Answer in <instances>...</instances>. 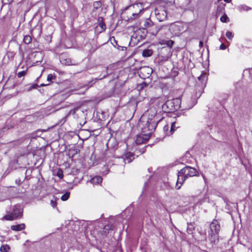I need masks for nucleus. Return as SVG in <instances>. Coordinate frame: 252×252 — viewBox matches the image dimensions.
Returning a JSON list of instances; mask_svg holds the SVG:
<instances>
[{
    "label": "nucleus",
    "instance_id": "6ab92c4d",
    "mask_svg": "<svg viewBox=\"0 0 252 252\" xmlns=\"http://www.w3.org/2000/svg\"><path fill=\"white\" fill-rule=\"evenodd\" d=\"M113 226L112 225H105L103 228V232L105 235H106L109 230L112 229Z\"/></svg>",
    "mask_w": 252,
    "mask_h": 252
},
{
    "label": "nucleus",
    "instance_id": "c85d7f7f",
    "mask_svg": "<svg viewBox=\"0 0 252 252\" xmlns=\"http://www.w3.org/2000/svg\"><path fill=\"white\" fill-rule=\"evenodd\" d=\"M169 128V126H168V125H165L163 127V130L165 132H166V134L167 135H170V134H171L170 133V131L168 132Z\"/></svg>",
    "mask_w": 252,
    "mask_h": 252
},
{
    "label": "nucleus",
    "instance_id": "4be33fe9",
    "mask_svg": "<svg viewBox=\"0 0 252 252\" xmlns=\"http://www.w3.org/2000/svg\"><path fill=\"white\" fill-rule=\"evenodd\" d=\"M179 127V126H176V123L173 122L171 123V126H170V133L171 134H172L174 131L175 130V128Z\"/></svg>",
    "mask_w": 252,
    "mask_h": 252
},
{
    "label": "nucleus",
    "instance_id": "f3484780",
    "mask_svg": "<svg viewBox=\"0 0 252 252\" xmlns=\"http://www.w3.org/2000/svg\"><path fill=\"white\" fill-rule=\"evenodd\" d=\"M153 54V51L151 49H146L143 51L142 55L144 57H149Z\"/></svg>",
    "mask_w": 252,
    "mask_h": 252
},
{
    "label": "nucleus",
    "instance_id": "39448f33",
    "mask_svg": "<svg viewBox=\"0 0 252 252\" xmlns=\"http://www.w3.org/2000/svg\"><path fill=\"white\" fill-rule=\"evenodd\" d=\"M184 25L181 22H175L171 24L169 27V31L174 35H179L184 31Z\"/></svg>",
    "mask_w": 252,
    "mask_h": 252
},
{
    "label": "nucleus",
    "instance_id": "1a4fd4ad",
    "mask_svg": "<svg viewBox=\"0 0 252 252\" xmlns=\"http://www.w3.org/2000/svg\"><path fill=\"white\" fill-rule=\"evenodd\" d=\"M153 72V69L148 66L142 67L139 70V76L142 78L145 79L149 78Z\"/></svg>",
    "mask_w": 252,
    "mask_h": 252
},
{
    "label": "nucleus",
    "instance_id": "bb28decb",
    "mask_svg": "<svg viewBox=\"0 0 252 252\" xmlns=\"http://www.w3.org/2000/svg\"><path fill=\"white\" fill-rule=\"evenodd\" d=\"M228 17L225 14L223 15H222L220 18V21L223 23L226 22L228 21Z\"/></svg>",
    "mask_w": 252,
    "mask_h": 252
},
{
    "label": "nucleus",
    "instance_id": "aec40b11",
    "mask_svg": "<svg viewBox=\"0 0 252 252\" xmlns=\"http://www.w3.org/2000/svg\"><path fill=\"white\" fill-rule=\"evenodd\" d=\"M69 196H70V192L66 191L64 194H63L61 196V199L63 201H66L69 198Z\"/></svg>",
    "mask_w": 252,
    "mask_h": 252
},
{
    "label": "nucleus",
    "instance_id": "dca6fc26",
    "mask_svg": "<svg viewBox=\"0 0 252 252\" xmlns=\"http://www.w3.org/2000/svg\"><path fill=\"white\" fill-rule=\"evenodd\" d=\"M237 9L239 10V11L242 12L244 11H249L251 9V8L247 6L246 5L242 4L238 6L237 7Z\"/></svg>",
    "mask_w": 252,
    "mask_h": 252
},
{
    "label": "nucleus",
    "instance_id": "79ce46f5",
    "mask_svg": "<svg viewBox=\"0 0 252 252\" xmlns=\"http://www.w3.org/2000/svg\"><path fill=\"white\" fill-rule=\"evenodd\" d=\"M251 252H252V249L251 250Z\"/></svg>",
    "mask_w": 252,
    "mask_h": 252
},
{
    "label": "nucleus",
    "instance_id": "e433bc0d",
    "mask_svg": "<svg viewBox=\"0 0 252 252\" xmlns=\"http://www.w3.org/2000/svg\"><path fill=\"white\" fill-rule=\"evenodd\" d=\"M51 205H52V206L53 207H54V206L56 205V202H55V201H53V200H52V201H51Z\"/></svg>",
    "mask_w": 252,
    "mask_h": 252
},
{
    "label": "nucleus",
    "instance_id": "c9c22d12",
    "mask_svg": "<svg viewBox=\"0 0 252 252\" xmlns=\"http://www.w3.org/2000/svg\"><path fill=\"white\" fill-rule=\"evenodd\" d=\"M75 113V109H71L70 110L68 114H74Z\"/></svg>",
    "mask_w": 252,
    "mask_h": 252
},
{
    "label": "nucleus",
    "instance_id": "ea45409f",
    "mask_svg": "<svg viewBox=\"0 0 252 252\" xmlns=\"http://www.w3.org/2000/svg\"><path fill=\"white\" fill-rule=\"evenodd\" d=\"M149 30H151L152 31H155V28H150Z\"/></svg>",
    "mask_w": 252,
    "mask_h": 252
},
{
    "label": "nucleus",
    "instance_id": "423d86ee",
    "mask_svg": "<svg viewBox=\"0 0 252 252\" xmlns=\"http://www.w3.org/2000/svg\"><path fill=\"white\" fill-rule=\"evenodd\" d=\"M150 28H155V30L152 31L151 30H148L149 32L152 35H156L159 31V28L156 25H154L150 18L145 19L143 21V28L144 29H149Z\"/></svg>",
    "mask_w": 252,
    "mask_h": 252
},
{
    "label": "nucleus",
    "instance_id": "4c0bfd02",
    "mask_svg": "<svg viewBox=\"0 0 252 252\" xmlns=\"http://www.w3.org/2000/svg\"><path fill=\"white\" fill-rule=\"evenodd\" d=\"M146 150V147H144L142 149L141 151H139V152L141 153H144L145 152Z\"/></svg>",
    "mask_w": 252,
    "mask_h": 252
},
{
    "label": "nucleus",
    "instance_id": "9d476101",
    "mask_svg": "<svg viewBox=\"0 0 252 252\" xmlns=\"http://www.w3.org/2000/svg\"><path fill=\"white\" fill-rule=\"evenodd\" d=\"M60 62L63 64L66 65H75L71 60L65 54H62L60 56Z\"/></svg>",
    "mask_w": 252,
    "mask_h": 252
},
{
    "label": "nucleus",
    "instance_id": "ddd939ff",
    "mask_svg": "<svg viewBox=\"0 0 252 252\" xmlns=\"http://www.w3.org/2000/svg\"><path fill=\"white\" fill-rule=\"evenodd\" d=\"M25 225L24 223H21L17 225L11 226V229L14 231H20L25 229Z\"/></svg>",
    "mask_w": 252,
    "mask_h": 252
},
{
    "label": "nucleus",
    "instance_id": "5701e85b",
    "mask_svg": "<svg viewBox=\"0 0 252 252\" xmlns=\"http://www.w3.org/2000/svg\"><path fill=\"white\" fill-rule=\"evenodd\" d=\"M101 6V2L100 1H94L93 3V6L94 9H97L99 8V7H100Z\"/></svg>",
    "mask_w": 252,
    "mask_h": 252
},
{
    "label": "nucleus",
    "instance_id": "6e6552de",
    "mask_svg": "<svg viewBox=\"0 0 252 252\" xmlns=\"http://www.w3.org/2000/svg\"><path fill=\"white\" fill-rule=\"evenodd\" d=\"M128 8L130 9H133V12L132 14V17H130L131 19H135L137 18L139 14L143 9V5L141 3H136L130 5Z\"/></svg>",
    "mask_w": 252,
    "mask_h": 252
},
{
    "label": "nucleus",
    "instance_id": "4468645a",
    "mask_svg": "<svg viewBox=\"0 0 252 252\" xmlns=\"http://www.w3.org/2000/svg\"><path fill=\"white\" fill-rule=\"evenodd\" d=\"M102 178L99 176H95L92 178L90 181L91 183L94 185H98L101 183Z\"/></svg>",
    "mask_w": 252,
    "mask_h": 252
},
{
    "label": "nucleus",
    "instance_id": "20e7f679",
    "mask_svg": "<svg viewBox=\"0 0 252 252\" xmlns=\"http://www.w3.org/2000/svg\"><path fill=\"white\" fill-rule=\"evenodd\" d=\"M220 230V225L217 220H214L210 224L208 235L210 241L215 243L216 240L218 239L219 233Z\"/></svg>",
    "mask_w": 252,
    "mask_h": 252
},
{
    "label": "nucleus",
    "instance_id": "9b49d317",
    "mask_svg": "<svg viewBox=\"0 0 252 252\" xmlns=\"http://www.w3.org/2000/svg\"><path fill=\"white\" fill-rule=\"evenodd\" d=\"M133 154L131 152H126L125 155V158L122 159L123 161L126 162V160L128 163L131 162L134 159Z\"/></svg>",
    "mask_w": 252,
    "mask_h": 252
},
{
    "label": "nucleus",
    "instance_id": "a211bd4d",
    "mask_svg": "<svg viewBox=\"0 0 252 252\" xmlns=\"http://www.w3.org/2000/svg\"><path fill=\"white\" fill-rule=\"evenodd\" d=\"M10 249V247L7 245H3L1 246L0 248V251L1 252H8L9 250Z\"/></svg>",
    "mask_w": 252,
    "mask_h": 252
},
{
    "label": "nucleus",
    "instance_id": "a19ab883",
    "mask_svg": "<svg viewBox=\"0 0 252 252\" xmlns=\"http://www.w3.org/2000/svg\"><path fill=\"white\" fill-rule=\"evenodd\" d=\"M219 10V8H218L217 13H218Z\"/></svg>",
    "mask_w": 252,
    "mask_h": 252
},
{
    "label": "nucleus",
    "instance_id": "473e14b6",
    "mask_svg": "<svg viewBox=\"0 0 252 252\" xmlns=\"http://www.w3.org/2000/svg\"><path fill=\"white\" fill-rule=\"evenodd\" d=\"M146 86V84L145 83V82H143L142 83H141V84L139 85L138 86V89H142L144 87Z\"/></svg>",
    "mask_w": 252,
    "mask_h": 252
},
{
    "label": "nucleus",
    "instance_id": "7c9ffc66",
    "mask_svg": "<svg viewBox=\"0 0 252 252\" xmlns=\"http://www.w3.org/2000/svg\"><path fill=\"white\" fill-rule=\"evenodd\" d=\"M15 54L13 52H8L7 53V57L9 59H12L14 57Z\"/></svg>",
    "mask_w": 252,
    "mask_h": 252
},
{
    "label": "nucleus",
    "instance_id": "f257e3e1",
    "mask_svg": "<svg viewBox=\"0 0 252 252\" xmlns=\"http://www.w3.org/2000/svg\"><path fill=\"white\" fill-rule=\"evenodd\" d=\"M158 120L155 115H152L147 117L146 115L142 116L138 123V126L141 129V134L137 135L135 142L139 145L147 141L153 131L156 129Z\"/></svg>",
    "mask_w": 252,
    "mask_h": 252
},
{
    "label": "nucleus",
    "instance_id": "393cba45",
    "mask_svg": "<svg viewBox=\"0 0 252 252\" xmlns=\"http://www.w3.org/2000/svg\"><path fill=\"white\" fill-rule=\"evenodd\" d=\"M226 36L228 39L232 40L233 37V34L232 32L228 31L226 33Z\"/></svg>",
    "mask_w": 252,
    "mask_h": 252
},
{
    "label": "nucleus",
    "instance_id": "0eeeda50",
    "mask_svg": "<svg viewBox=\"0 0 252 252\" xmlns=\"http://www.w3.org/2000/svg\"><path fill=\"white\" fill-rule=\"evenodd\" d=\"M22 213V210L19 205L14 207L12 213L10 214L6 215L4 216L6 220H12L19 217Z\"/></svg>",
    "mask_w": 252,
    "mask_h": 252
},
{
    "label": "nucleus",
    "instance_id": "cd10ccee",
    "mask_svg": "<svg viewBox=\"0 0 252 252\" xmlns=\"http://www.w3.org/2000/svg\"><path fill=\"white\" fill-rule=\"evenodd\" d=\"M27 73V70H23L20 71L17 73V76L18 78H21L22 76H24L26 75Z\"/></svg>",
    "mask_w": 252,
    "mask_h": 252
},
{
    "label": "nucleus",
    "instance_id": "c756f323",
    "mask_svg": "<svg viewBox=\"0 0 252 252\" xmlns=\"http://www.w3.org/2000/svg\"><path fill=\"white\" fill-rule=\"evenodd\" d=\"M196 100L195 99H193L192 101H191L189 106L187 107V109L191 108L196 104Z\"/></svg>",
    "mask_w": 252,
    "mask_h": 252
},
{
    "label": "nucleus",
    "instance_id": "2f4dec72",
    "mask_svg": "<svg viewBox=\"0 0 252 252\" xmlns=\"http://www.w3.org/2000/svg\"><path fill=\"white\" fill-rule=\"evenodd\" d=\"M197 199L198 200V201L196 202L195 204L196 205H201L202 203V202L205 201V198H199Z\"/></svg>",
    "mask_w": 252,
    "mask_h": 252
},
{
    "label": "nucleus",
    "instance_id": "b1692460",
    "mask_svg": "<svg viewBox=\"0 0 252 252\" xmlns=\"http://www.w3.org/2000/svg\"><path fill=\"white\" fill-rule=\"evenodd\" d=\"M57 176L60 178L62 179L63 177V171L61 169H59L57 173Z\"/></svg>",
    "mask_w": 252,
    "mask_h": 252
},
{
    "label": "nucleus",
    "instance_id": "58836bf2",
    "mask_svg": "<svg viewBox=\"0 0 252 252\" xmlns=\"http://www.w3.org/2000/svg\"><path fill=\"white\" fill-rule=\"evenodd\" d=\"M199 46H200V47H202V46H203V42H202V41H200L199 42Z\"/></svg>",
    "mask_w": 252,
    "mask_h": 252
},
{
    "label": "nucleus",
    "instance_id": "f03ea898",
    "mask_svg": "<svg viewBox=\"0 0 252 252\" xmlns=\"http://www.w3.org/2000/svg\"><path fill=\"white\" fill-rule=\"evenodd\" d=\"M198 172L196 170L190 166H186L180 170L178 172V179L176 184V188L179 189L181 188V186H178V184L181 185L184 182V181L189 177H192L196 176Z\"/></svg>",
    "mask_w": 252,
    "mask_h": 252
},
{
    "label": "nucleus",
    "instance_id": "2eb2a0df",
    "mask_svg": "<svg viewBox=\"0 0 252 252\" xmlns=\"http://www.w3.org/2000/svg\"><path fill=\"white\" fill-rule=\"evenodd\" d=\"M198 79L200 81L202 86H203L206 84L207 81V75L205 73H202V74L198 77Z\"/></svg>",
    "mask_w": 252,
    "mask_h": 252
},
{
    "label": "nucleus",
    "instance_id": "f704fd0d",
    "mask_svg": "<svg viewBox=\"0 0 252 252\" xmlns=\"http://www.w3.org/2000/svg\"><path fill=\"white\" fill-rule=\"evenodd\" d=\"M15 182L17 184H18L19 185H20L22 183L20 179H16L15 180Z\"/></svg>",
    "mask_w": 252,
    "mask_h": 252
},
{
    "label": "nucleus",
    "instance_id": "72a5a7b5",
    "mask_svg": "<svg viewBox=\"0 0 252 252\" xmlns=\"http://www.w3.org/2000/svg\"><path fill=\"white\" fill-rule=\"evenodd\" d=\"M226 48V46L223 43H221L220 46V50H225Z\"/></svg>",
    "mask_w": 252,
    "mask_h": 252
},
{
    "label": "nucleus",
    "instance_id": "412c9836",
    "mask_svg": "<svg viewBox=\"0 0 252 252\" xmlns=\"http://www.w3.org/2000/svg\"><path fill=\"white\" fill-rule=\"evenodd\" d=\"M32 41V38L29 35H26L24 37L23 41L26 44H29Z\"/></svg>",
    "mask_w": 252,
    "mask_h": 252
},
{
    "label": "nucleus",
    "instance_id": "7ed1b4c3",
    "mask_svg": "<svg viewBox=\"0 0 252 252\" xmlns=\"http://www.w3.org/2000/svg\"><path fill=\"white\" fill-rule=\"evenodd\" d=\"M181 103V100L179 97L169 99L162 105V109L165 113L172 112L178 110Z\"/></svg>",
    "mask_w": 252,
    "mask_h": 252
},
{
    "label": "nucleus",
    "instance_id": "f8f14e48",
    "mask_svg": "<svg viewBox=\"0 0 252 252\" xmlns=\"http://www.w3.org/2000/svg\"><path fill=\"white\" fill-rule=\"evenodd\" d=\"M174 42L172 40L162 39L159 41V44L162 45H166L167 47L171 48Z\"/></svg>",
    "mask_w": 252,
    "mask_h": 252
},
{
    "label": "nucleus",
    "instance_id": "a878e982",
    "mask_svg": "<svg viewBox=\"0 0 252 252\" xmlns=\"http://www.w3.org/2000/svg\"><path fill=\"white\" fill-rule=\"evenodd\" d=\"M56 78V76L55 75V74H48V76H47V80L48 81H52V80H54Z\"/></svg>",
    "mask_w": 252,
    "mask_h": 252
}]
</instances>
